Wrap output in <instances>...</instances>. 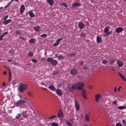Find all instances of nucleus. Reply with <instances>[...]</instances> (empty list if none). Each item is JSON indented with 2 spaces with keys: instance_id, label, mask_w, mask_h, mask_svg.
<instances>
[{
  "instance_id": "nucleus-22",
  "label": "nucleus",
  "mask_w": 126,
  "mask_h": 126,
  "mask_svg": "<svg viewBox=\"0 0 126 126\" xmlns=\"http://www.w3.org/2000/svg\"><path fill=\"white\" fill-rule=\"evenodd\" d=\"M90 118L89 117L88 115L87 114H86L85 118V120L87 121H88L90 120Z\"/></svg>"
},
{
  "instance_id": "nucleus-17",
  "label": "nucleus",
  "mask_w": 126,
  "mask_h": 126,
  "mask_svg": "<svg viewBox=\"0 0 126 126\" xmlns=\"http://www.w3.org/2000/svg\"><path fill=\"white\" fill-rule=\"evenodd\" d=\"M80 6L79 3H77L73 4L72 5L73 8H76Z\"/></svg>"
},
{
  "instance_id": "nucleus-43",
  "label": "nucleus",
  "mask_w": 126,
  "mask_h": 126,
  "mask_svg": "<svg viewBox=\"0 0 126 126\" xmlns=\"http://www.w3.org/2000/svg\"><path fill=\"white\" fill-rule=\"evenodd\" d=\"M122 122L124 124L125 126H126V121L124 120H123L122 121Z\"/></svg>"
},
{
  "instance_id": "nucleus-52",
  "label": "nucleus",
  "mask_w": 126,
  "mask_h": 126,
  "mask_svg": "<svg viewBox=\"0 0 126 126\" xmlns=\"http://www.w3.org/2000/svg\"><path fill=\"white\" fill-rule=\"evenodd\" d=\"M62 5L64 6L65 7H67V5L65 4L64 3H63L62 4Z\"/></svg>"
},
{
  "instance_id": "nucleus-20",
  "label": "nucleus",
  "mask_w": 126,
  "mask_h": 126,
  "mask_svg": "<svg viewBox=\"0 0 126 126\" xmlns=\"http://www.w3.org/2000/svg\"><path fill=\"white\" fill-rule=\"evenodd\" d=\"M47 2L49 3L50 5H52L53 4L54 2L53 0H47Z\"/></svg>"
},
{
  "instance_id": "nucleus-25",
  "label": "nucleus",
  "mask_w": 126,
  "mask_h": 126,
  "mask_svg": "<svg viewBox=\"0 0 126 126\" xmlns=\"http://www.w3.org/2000/svg\"><path fill=\"white\" fill-rule=\"evenodd\" d=\"M53 60L52 58L51 57H48L47 59V61L48 62L51 63Z\"/></svg>"
},
{
  "instance_id": "nucleus-9",
  "label": "nucleus",
  "mask_w": 126,
  "mask_h": 126,
  "mask_svg": "<svg viewBox=\"0 0 126 126\" xmlns=\"http://www.w3.org/2000/svg\"><path fill=\"white\" fill-rule=\"evenodd\" d=\"M25 9V6L23 5H22L20 8V11L21 13H22Z\"/></svg>"
},
{
  "instance_id": "nucleus-2",
  "label": "nucleus",
  "mask_w": 126,
  "mask_h": 126,
  "mask_svg": "<svg viewBox=\"0 0 126 126\" xmlns=\"http://www.w3.org/2000/svg\"><path fill=\"white\" fill-rule=\"evenodd\" d=\"M27 88V85L26 84L21 83L19 87L18 90L20 92L22 93Z\"/></svg>"
},
{
  "instance_id": "nucleus-14",
  "label": "nucleus",
  "mask_w": 126,
  "mask_h": 126,
  "mask_svg": "<svg viewBox=\"0 0 126 126\" xmlns=\"http://www.w3.org/2000/svg\"><path fill=\"white\" fill-rule=\"evenodd\" d=\"M118 73L119 74L120 77L124 81H126V79L125 77L120 73L119 72Z\"/></svg>"
},
{
  "instance_id": "nucleus-48",
  "label": "nucleus",
  "mask_w": 126,
  "mask_h": 126,
  "mask_svg": "<svg viewBox=\"0 0 126 126\" xmlns=\"http://www.w3.org/2000/svg\"><path fill=\"white\" fill-rule=\"evenodd\" d=\"M115 62V61L114 60H112L110 61V64H112V63H113Z\"/></svg>"
},
{
  "instance_id": "nucleus-6",
  "label": "nucleus",
  "mask_w": 126,
  "mask_h": 126,
  "mask_svg": "<svg viewBox=\"0 0 126 126\" xmlns=\"http://www.w3.org/2000/svg\"><path fill=\"white\" fill-rule=\"evenodd\" d=\"M75 102L76 109L78 111L79 110V105L76 100H75Z\"/></svg>"
},
{
  "instance_id": "nucleus-27",
  "label": "nucleus",
  "mask_w": 126,
  "mask_h": 126,
  "mask_svg": "<svg viewBox=\"0 0 126 126\" xmlns=\"http://www.w3.org/2000/svg\"><path fill=\"white\" fill-rule=\"evenodd\" d=\"M35 40L33 38L29 40V42L30 43H32L35 42Z\"/></svg>"
},
{
  "instance_id": "nucleus-51",
  "label": "nucleus",
  "mask_w": 126,
  "mask_h": 126,
  "mask_svg": "<svg viewBox=\"0 0 126 126\" xmlns=\"http://www.w3.org/2000/svg\"><path fill=\"white\" fill-rule=\"evenodd\" d=\"M56 116L55 115H54L52 116H51L48 118L49 119H51L53 118H54L56 117Z\"/></svg>"
},
{
  "instance_id": "nucleus-29",
  "label": "nucleus",
  "mask_w": 126,
  "mask_h": 126,
  "mask_svg": "<svg viewBox=\"0 0 126 126\" xmlns=\"http://www.w3.org/2000/svg\"><path fill=\"white\" fill-rule=\"evenodd\" d=\"M126 108L125 107H124V106H118V109L122 110L125 109Z\"/></svg>"
},
{
  "instance_id": "nucleus-37",
  "label": "nucleus",
  "mask_w": 126,
  "mask_h": 126,
  "mask_svg": "<svg viewBox=\"0 0 126 126\" xmlns=\"http://www.w3.org/2000/svg\"><path fill=\"white\" fill-rule=\"evenodd\" d=\"M29 55L30 56H32L33 55V53L32 52H30L28 53Z\"/></svg>"
},
{
  "instance_id": "nucleus-24",
  "label": "nucleus",
  "mask_w": 126,
  "mask_h": 126,
  "mask_svg": "<svg viewBox=\"0 0 126 126\" xmlns=\"http://www.w3.org/2000/svg\"><path fill=\"white\" fill-rule=\"evenodd\" d=\"M27 94L29 96L32 97H33L32 95L33 93L31 91L28 92H27Z\"/></svg>"
},
{
  "instance_id": "nucleus-8",
  "label": "nucleus",
  "mask_w": 126,
  "mask_h": 126,
  "mask_svg": "<svg viewBox=\"0 0 126 126\" xmlns=\"http://www.w3.org/2000/svg\"><path fill=\"white\" fill-rule=\"evenodd\" d=\"M78 26L79 28L81 29H83L84 27V24L81 22H79V23Z\"/></svg>"
},
{
  "instance_id": "nucleus-61",
  "label": "nucleus",
  "mask_w": 126,
  "mask_h": 126,
  "mask_svg": "<svg viewBox=\"0 0 126 126\" xmlns=\"http://www.w3.org/2000/svg\"><path fill=\"white\" fill-rule=\"evenodd\" d=\"M7 60L9 62H10L12 61V60L10 59H8Z\"/></svg>"
},
{
  "instance_id": "nucleus-26",
  "label": "nucleus",
  "mask_w": 126,
  "mask_h": 126,
  "mask_svg": "<svg viewBox=\"0 0 126 126\" xmlns=\"http://www.w3.org/2000/svg\"><path fill=\"white\" fill-rule=\"evenodd\" d=\"M101 38L97 36V41L98 43H100L101 42Z\"/></svg>"
},
{
  "instance_id": "nucleus-64",
  "label": "nucleus",
  "mask_w": 126,
  "mask_h": 126,
  "mask_svg": "<svg viewBox=\"0 0 126 126\" xmlns=\"http://www.w3.org/2000/svg\"><path fill=\"white\" fill-rule=\"evenodd\" d=\"M6 85V83L5 82H3V83L2 86H4Z\"/></svg>"
},
{
  "instance_id": "nucleus-40",
  "label": "nucleus",
  "mask_w": 126,
  "mask_h": 126,
  "mask_svg": "<svg viewBox=\"0 0 126 126\" xmlns=\"http://www.w3.org/2000/svg\"><path fill=\"white\" fill-rule=\"evenodd\" d=\"M82 95L84 99H86L87 98L86 94H84Z\"/></svg>"
},
{
  "instance_id": "nucleus-53",
  "label": "nucleus",
  "mask_w": 126,
  "mask_h": 126,
  "mask_svg": "<svg viewBox=\"0 0 126 126\" xmlns=\"http://www.w3.org/2000/svg\"><path fill=\"white\" fill-rule=\"evenodd\" d=\"M111 33V31H110L109 32H107V36L109 35V34H110Z\"/></svg>"
},
{
  "instance_id": "nucleus-3",
  "label": "nucleus",
  "mask_w": 126,
  "mask_h": 126,
  "mask_svg": "<svg viewBox=\"0 0 126 126\" xmlns=\"http://www.w3.org/2000/svg\"><path fill=\"white\" fill-rule=\"evenodd\" d=\"M25 103V102L24 100H21L18 101L16 103V105L17 106H19L20 105H22Z\"/></svg>"
},
{
  "instance_id": "nucleus-23",
  "label": "nucleus",
  "mask_w": 126,
  "mask_h": 126,
  "mask_svg": "<svg viewBox=\"0 0 126 126\" xmlns=\"http://www.w3.org/2000/svg\"><path fill=\"white\" fill-rule=\"evenodd\" d=\"M22 115L24 117L27 118L28 117V115L26 114V111H23L22 112Z\"/></svg>"
},
{
  "instance_id": "nucleus-15",
  "label": "nucleus",
  "mask_w": 126,
  "mask_h": 126,
  "mask_svg": "<svg viewBox=\"0 0 126 126\" xmlns=\"http://www.w3.org/2000/svg\"><path fill=\"white\" fill-rule=\"evenodd\" d=\"M50 90L52 91H54L55 90V88L52 85L49 86L48 87Z\"/></svg>"
},
{
  "instance_id": "nucleus-13",
  "label": "nucleus",
  "mask_w": 126,
  "mask_h": 126,
  "mask_svg": "<svg viewBox=\"0 0 126 126\" xmlns=\"http://www.w3.org/2000/svg\"><path fill=\"white\" fill-rule=\"evenodd\" d=\"M51 63L53 66H55L57 64V62L56 60H53Z\"/></svg>"
},
{
  "instance_id": "nucleus-62",
  "label": "nucleus",
  "mask_w": 126,
  "mask_h": 126,
  "mask_svg": "<svg viewBox=\"0 0 126 126\" xmlns=\"http://www.w3.org/2000/svg\"><path fill=\"white\" fill-rule=\"evenodd\" d=\"M116 91H117V90H116V87H115V88H114V91L115 92H116Z\"/></svg>"
},
{
  "instance_id": "nucleus-5",
  "label": "nucleus",
  "mask_w": 126,
  "mask_h": 126,
  "mask_svg": "<svg viewBox=\"0 0 126 126\" xmlns=\"http://www.w3.org/2000/svg\"><path fill=\"white\" fill-rule=\"evenodd\" d=\"M62 39V38H61L57 40L56 42L54 44L53 46L55 47H56L58 46L59 44L60 41Z\"/></svg>"
},
{
  "instance_id": "nucleus-36",
  "label": "nucleus",
  "mask_w": 126,
  "mask_h": 126,
  "mask_svg": "<svg viewBox=\"0 0 126 126\" xmlns=\"http://www.w3.org/2000/svg\"><path fill=\"white\" fill-rule=\"evenodd\" d=\"M31 61L33 63H36L37 62V60L35 59H32Z\"/></svg>"
},
{
  "instance_id": "nucleus-57",
  "label": "nucleus",
  "mask_w": 126,
  "mask_h": 126,
  "mask_svg": "<svg viewBox=\"0 0 126 126\" xmlns=\"http://www.w3.org/2000/svg\"><path fill=\"white\" fill-rule=\"evenodd\" d=\"M83 62L81 61L80 63L79 64L81 65H83Z\"/></svg>"
},
{
  "instance_id": "nucleus-21",
  "label": "nucleus",
  "mask_w": 126,
  "mask_h": 126,
  "mask_svg": "<svg viewBox=\"0 0 126 126\" xmlns=\"http://www.w3.org/2000/svg\"><path fill=\"white\" fill-rule=\"evenodd\" d=\"M110 27V26H108L106 27L104 29V32L105 33H107L109 31V29Z\"/></svg>"
},
{
  "instance_id": "nucleus-31",
  "label": "nucleus",
  "mask_w": 126,
  "mask_h": 126,
  "mask_svg": "<svg viewBox=\"0 0 126 126\" xmlns=\"http://www.w3.org/2000/svg\"><path fill=\"white\" fill-rule=\"evenodd\" d=\"M66 123L68 126H72V124L71 123H70V122L68 121H66Z\"/></svg>"
},
{
  "instance_id": "nucleus-54",
  "label": "nucleus",
  "mask_w": 126,
  "mask_h": 126,
  "mask_svg": "<svg viewBox=\"0 0 126 126\" xmlns=\"http://www.w3.org/2000/svg\"><path fill=\"white\" fill-rule=\"evenodd\" d=\"M74 119H71L70 120V122H71L72 123H73V120Z\"/></svg>"
},
{
  "instance_id": "nucleus-41",
  "label": "nucleus",
  "mask_w": 126,
  "mask_h": 126,
  "mask_svg": "<svg viewBox=\"0 0 126 126\" xmlns=\"http://www.w3.org/2000/svg\"><path fill=\"white\" fill-rule=\"evenodd\" d=\"M41 61L45 62L46 61V59L45 58H42L41 59Z\"/></svg>"
},
{
  "instance_id": "nucleus-28",
  "label": "nucleus",
  "mask_w": 126,
  "mask_h": 126,
  "mask_svg": "<svg viewBox=\"0 0 126 126\" xmlns=\"http://www.w3.org/2000/svg\"><path fill=\"white\" fill-rule=\"evenodd\" d=\"M50 125L51 126H58V124L57 123H52L50 124Z\"/></svg>"
},
{
  "instance_id": "nucleus-59",
  "label": "nucleus",
  "mask_w": 126,
  "mask_h": 126,
  "mask_svg": "<svg viewBox=\"0 0 126 126\" xmlns=\"http://www.w3.org/2000/svg\"><path fill=\"white\" fill-rule=\"evenodd\" d=\"M7 73V72L6 71H4L3 72V74L4 75H5Z\"/></svg>"
},
{
  "instance_id": "nucleus-33",
  "label": "nucleus",
  "mask_w": 126,
  "mask_h": 126,
  "mask_svg": "<svg viewBox=\"0 0 126 126\" xmlns=\"http://www.w3.org/2000/svg\"><path fill=\"white\" fill-rule=\"evenodd\" d=\"M29 16L31 17H33L34 16V15L33 13L31 12L29 13Z\"/></svg>"
},
{
  "instance_id": "nucleus-47",
  "label": "nucleus",
  "mask_w": 126,
  "mask_h": 126,
  "mask_svg": "<svg viewBox=\"0 0 126 126\" xmlns=\"http://www.w3.org/2000/svg\"><path fill=\"white\" fill-rule=\"evenodd\" d=\"M102 62L103 63L105 64L107 63L108 62L107 61L104 60L102 61Z\"/></svg>"
},
{
  "instance_id": "nucleus-18",
  "label": "nucleus",
  "mask_w": 126,
  "mask_h": 126,
  "mask_svg": "<svg viewBox=\"0 0 126 126\" xmlns=\"http://www.w3.org/2000/svg\"><path fill=\"white\" fill-rule=\"evenodd\" d=\"M117 63L119 67L122 66L123 65V63L120 61H117Z\"/></svg>"
},
{
  "instance_id": "nucleus-16",
  "label": "nucleus",
  "mask_w": 126,
  "mask_h": 126,
  "mask_svg": "<svg viewBox=\"0 0 126 126\" xmlns=\"http://www.w3.org/2000/svg\"><path fill=\"white\" fill-rule=\"evenodd\" d=\"M40 27L39 26H37L36 27H33V29L35 31L37 32H39L40 30H39V29L40 28Z\"/></svg>"
},
{
  "instance_id": "nucleus-42",
  "label": "nucleus",
  "mask_w": 126,
  "mask_h": 126,
  "mask_svg": "<svg viewBox=\"0 0 126 126\" xmlns=\"http://www.w3.org/2000/svg\"><path fill=\"white\" fill-rule=\"evenodd\" d=\"M12 78V75H10V76H9V82H11V79Z\"/></svg>"
},
{
  "instance_id": "nucleus-44",
  "label": "nucleus",
  "mask_w": 126,
  "mask_h": 126,
  "mask_svg": "<svg viewBox=\"0 0 126 126\" xmlns=\"http://www.w3.org/2000/svg\"><path fill=\"white\" fill-rule=\"evenodd\" d=\"M7 67V69H8V70L9 71V76H10V75H12L11 74V71L10 70V69H9V68L8 67Z\"/></svg>"
},
{
  "instance_id": "nucleus-12",
  "label": "nucleus",
  "mask_w": 126,
  "mask_h": 126,
  "mask_svg": "<svg viewBox=\"0 0 126 126\" xmlns=\"http://www.w3.org/2000/svg\"><path fill=\"white\" fill-rule=\"evenodd\" d=\"M101 96V95L100 94H96L95 96V99L96 102H98L99 98Z\"/></svg>"
},
{
  "instance_id": "nucleus-58",
  "label": "nucleus",
  "mask_w": 126,
  "mask_h": 126,
  "mask_svg": "<svg viewBox=\"0 0 126 126\" xmlns=\"http://www.w3.org/2000/svg\"><path fill=\"white\" fill-rule=\"evenodd\" d=\"M121 88V87H119L118 89H117V90H118V91H120V89Z\"/></svg>"
},
{
  "instance_id": "nucleus-60",
  "label": "nucleus",
  "mask_w": 126,
  "mask_h": 126,
  "mask_svg": "<svg viewBox=\"0 0 126 126\" xmlns=\"http://www.w3.org/2000/svg\"><path fill=\"white\" fill-rule=\"evenodd\" d=\"M70 55L72 56V55H75V53H70Z\"/></svg>"
},
{
  "instance_id": "nucleus-46",
  "label": "nucleus",
  "mask_w": 126,
  "mask_h": 126,
  "mask_svg": "<svg viewBox=\"0 0 126 126\" xmlns=\"http://www.w3.org/2000/svg\"><path fill=\"white\" fill-rule=\"evenodd\" d=\"M12 64H14V65H17V64L15 61L13 62L12 63Z\"/></svg>"
},
{
  "instance_id": "nucleus-34",
  "label": "nucleus",
  "mask_w": 126,
  "mask_h": 126,
  "mask_svg": "<svg viewBox=\"0 0 126 126\" xmlns=\"http://www.w3.org/2000/svg\"><path fill=\"white\" fill-rule=\"evenodd\" d=\"M21 116V115L20 113H18L17 114L16 116V118L17 119H18Z\"/></svg>"
},
{
  "instance_id": "nucleus-50",
  "label": "nucleus",
  "mask_w": 126,
  "mask_h": 126,
  "mask_svg": "<svg viewBox=\"0 0 126 126\" xmlns=\"http://www.w3.org/2000/svg\"><path fill=\"white\" fill-rule=\"evenodd\" d=\"M116 126H122L120 123H118L116 124Z\"/></svg>"
},
{
  "instance_id": "nucleus-35",
  "label": "nucleus",
  "mask_w": 126,
  "mask_h": 126,
  "mask_svg": "<svg viewBox=\"0 0 126 126\" xmlns=\"http://www.w3.org/2000/svg\"><path fill=\"white\" fill-rule=\"evenodd\" d=\"M8 33V32H6L3 33L1 35L3 37L5 35H6Z\"/></svg>"
},
{
  "instance_id": "nucleus-39",
  "label": "nucleus",
  "mask_w": 126,
  "mask_h": 126,
  "mask_svg": "<svg viewBox=\"0 0 126 126\" xmlns=\"http://www.w3.org/2000/svg\"><path fill=\"white\" fill-rule=\"evenodd\" d=\"M47 35L46 34H42L41 35V36L42 37H47Z\"/></svg>"
},
{
  "instance_id": "nucleus-56",
  "label": "nucleus",
  "mask_w": 126,
  "mask_h": 126,
  "mask_svg": "<svg viewBox=\"0 0 126 126\" xmlns=\"http://www.w3.org/2000/svg\"><path fill=\"white\" fill-rule=\"evenodd\" d=\"M113 104L114 105H116L117 104V103L116 101H114L113 102Z\"/></svg>"
},
{
  "instance_id": "nucleus-63",
  "label": "nucleus",
  "mask_w": 126,
  "mask_h": 126,
  "mask_svg": "<svg viewBox=\"0 0 126 126\" xmlns=\"http://www.w3.org/2000/svg\"><path fill=\"white\" fill-rule=\"evenodd\" d=\"M55 56L56 57H57L58 58L59 56L57 54H55Z\"/></svg>"
},
{
  "instance_id": "nucleus-1",
  "label": "nucleus",
  "mask_w": 126,
  "mask_h": 126,
  "mask_svg": "<svg viewBox=\"0 0 126 126\" xmlns=\"http://www.w3.org/2000/svg\"><path fill=\"white\" fill-rule=\"evenodd\" d=\"M71 87H69L68 90L70 92H72L75 89L81 90L84 86V84L81 82H78L73 85H71Z\"/></svg>"
},
{
  "instance_id": "nucleus-38",
  "label": "nucleus",
  "mask_w": 126,
  "mask_h": 126,
  "mask_svg": "<svg viewBox=\"0 0 126 126\" xmlns=\"http://www.w3.org/2000/svg\"><path fill=\"white\" fill-rule=\"evenodd\" d=\"M58 73V71H54V72H53V73L52 74V75H56Z\"/></svg>"
},
{
  "instance_id": "nucleus-49",
  "label": "nucleus",
  "mask_w": 126,
  "mask_h": 126,
  "mask_svg": "<svg viewBox=\"0 0 126 126\" xmlns=\"http://www.w3.org/2000/svg\"><path fill=\"white\" fill-rule=\"evenodd\" d=\"M8 17V15H6V16L4 17V20H6L7 19V18Z\"/></svg>"
},
{
  "instance_id": "nucleus-4",
  "label": "nucleus",
  "mask_w": 126,
  "mask_h": 126,
  "mask_svg": "<svg viewBox=\"0 0 126 126\" xmlns=\"http://www.w3.org/2000/svg\"><path fill=\"white\" fill-rule=\"evenodd\" d=\"M77 70L75 69H72L70 71V73L72 75H76L77 73Z\"/></svg>"
},
{
  "instance_id": "nucleus-45",
  "label": "nucleus",
  "mask_w": 126,
  "mask_h": 126,
  "mask_svg": "<svg viewBox=\"0 0 126 126\" xmlns=\"http://www.w3.org/2000/svg\"><path fill=\"white\" fill-rule=\"evenodd\" d=\"M58 58L59 59H63V56L61 55L59 56Z\"/></svg>"
},
{
  "instance_id": "nucleus-11",
  "label": "nucleus",
  "mask_w": 126,
  "mask_h": 126,
  "mask_svg": "<svg viewBox=\"0 0 126 126\" xmlns=\"http://www.w3.org/2000/svg\"><path fill=\"white\" fill-rule=\"evenodd\" d=\"M56 92L57 95H62V93L60 89H57L56 90Z\"/></svg>"
},
{
  "instance_id": "nucleus-32",
  "label": "nucleus",
  "mask_w": 126,
  "mask_h": 126,
  "mask_svg": "<svg viewBox=\"0 0 126 126\" xmlns=\"http://www.w3.org/2000/svg\"><path fill=\"white\" fill-rule=\"evenodd\" d=\"M16 32L17 34H18L19 35L21 34H22V33L21 31L20 30H18V31H16Z\"/></svg>"
},
{
  "instance_id": "nucleus-10",
  "label": "nucleus",
  "mask_w": 126,
  "mask_h": 126,
  "mask_svg": "<svg viewBox=\"0 0 126 126\" xmlns=\"http://www.w3.org/2000/svg\"><path fill=\"white\" fill-rule=\"evenodd\" d=\"M123 31V29L121 27L118 28L115 30L116 32L117 33H119Z\"/></svg>"
},
{
  "instance_id": "nucleus-55",
  "label": "nucleus",
  "mask_w": 126,
  "mask_h": 126,
  "mask_svg": "<svg viewBox=\"0 0 126 126\" xmlns=\"http://www.w3.org/2000/svg\"><path fill=\"white\" fill-rule=\"evenodd\" d=\"M3 37L1 35L0 36V41H1L3 40Z\"/></svg>"
},
{
  "instance_id": "nucleus-30",
  "label": "nucleus",
  "mask_w": 126,
  "mask_h": 126,
  "mask_svg": "<svg viewBox=\"0 0 126 126\" xmlns=\"http://www.w3.org/2000/svg\"><path fill=\"white\" fill-rule=\"evenodd\" d=\"M82 90L81 91V93L82 95L84 94H86V92L85 90L84 89H81Z\"/></svg>"
},
{
  "instance_id": "nucleus-19",
  "label": "nucleus",
  "mask_w": 126,
  "mask_h": 126,
  "mask_svg": "<svg viewBox=\"0 0 126 126\" xmlns=\"http://www.w3.org/2000/svg\"><path fill=\"white\" fill-rule=\"evenodd\" d=\"M11 21L10 19L7 20H5L3 22V23L4 24H7L10 23Z\"/></svg>"
},
{
  "instance_id": "nucleus-7",
  "label": "nucleus",
  "mask_w": 126,
  "mask_h": 126,
  "mask_svg": "<svg viewBox=\"0 0 126 126\" xmlns=\"http://www.w3.org/2000/svg\"><path fill=\"white\" fill-rule=\"evenodd\" d=\"M57 116L59 117H62L63 116V113L61 110H60L59 112H58Z\"/></svg>"
}]
</instances>
